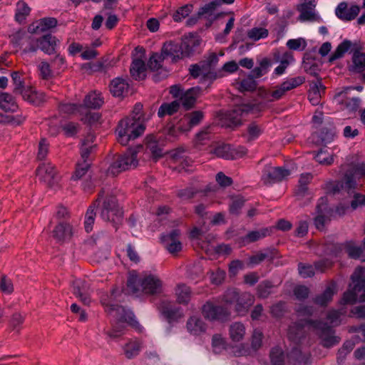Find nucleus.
<instances>
[{
  "label": "nucleus",
  "instance_id": "obj_1",
  "mask_svg": "<svg viewBox=\"0 0 365 365\" xmlns=\"http://www.w3.org/2000/svg\"><path fill=\"white\" fill-rule=\"evenodd\" d=\"M142 108L143 106L137 103L133 109L134 115L119 121L115 132L118 135V141L121 145H126L130 140H135L144 133L145 126L139 122L142 116Z\"/></svg>",
  "mask_w": 365,
  "mask_h": 365
},
{
  "label": "nucleus",
  "instance_id": "obj_2",
  "mask_svg": "<svg viewBox=\"0 0 365 365\" xmlns=\"http://www.w3.org/2000/svg\"><path fill=\"white\" fill-rule=\"evenodd\" d=\"M219 58L216 53L211 52L199 63L190 65L189 68L190 75L193 78L200 76V83L208 82L212 83L217 78L223 76L221 71H217L216 66Z\"/></svg>",
  "mask_w": 365,
  "mask_h": 365
},
{
  "label": "nucleus",
  "instance_id": "obj_3",
  "mask_svg": "<svg viewBox=\"0 0 365 365\" xmlns=\"http://www.w3.org/2000/svg\"><path fill=\"white\" fill-rule=\"evenodd\" d=\"M108 314H112L115 319L112 323L111 329L106 332L109 337L115 339L124 334L126 329L125 323L139 331H141L142 328L135 320L134 314L124 307L110 308L108 309Z\"/></svg>",
  "mask_w": 365,
  "mask_h": 365
},
{
  "label": "nucleus",
  "instance_id": "obj_4",
  "mask_svg": "<svg viewBox=\"0 0 365 365\" xmlns=\"http://www.w3.org/2000/svg\"><path fill=\"white\" fill-rule=\"evenodd\" d=\"M142 149L143 146L138 145L134 148H128L123 155H116L108 169V174L115 176L123 171L136 168L138 165L137 155Z\"/></svg>",
  "mask_w": 365,
  "mask_h": 365
},
{
  "label": "nucleus",
  "instance_id": "obj_5",
  "mask_svg": "<svg viewBox=\"0 0 365 365\" xmlns=\"http://www.w3.org/2000/svg\"><path fill=\"white\" fill-rule=\"evenodd\" d=\"M101 217L105 221L111 222L117 230L116 225L122 220L123 212L115 196L110 195L105 197L101 210Z\"/></svg>",
  "mask_w": 365,
  "mask_h": 365
},
{
  "label": "nucleus",
  "instance_id": "obj_6",
  "mask_svg": "<svg viewBox=\"0 0 365 365\" xmlns=\"http://www.w3.org/2000/svg\"><path fill=\"white\" fill-rule=\"evenodd\" d=\"M203 317L210 321L226 322L231 319V312L222 305H217L207 301L202 307Z\"/></svg>",
  "mask_w": 365,
  "mask_h": 365
},
{
  "label": "nucleus",
  "instance_id": "obj_7",
  "mask_svg": "<svg viewBox=\"0 0 365 365\" xmlns=\"http://www.w3.org/2000/svg\"><path fill=\"white\" fill-rule=\"evenodd\" d=\"M307 322L320 331L319 337L322 339V345L324 347L330 348L339 343L340 337L334 335V330L327 323L313 319H309Z\"/></svg>",
  "mask_w": 365,
  "mask_h": 365
},
{
  "label": "nucleus",
  "instance_id": "obj_8",
  "mask_svg": "<svg viewBox=\"0 0 365 365\" xmlns=\"http://www.w3.org/2000/svg\"><path fill=\"white\" fill-rule=\"evenodd\" d=\"M317 216L314 218V224L318 230H324L327 222L331 221L334 215L333 209L328 205L327 197L319 199L316 206Z\"/></svg>",
  "mask_w": 365,
  "mask_h": 365
},
{
  "label": "nucleus",
  "instance_id": "obj_9",
  "mask_svg": "<svg viewBox=\"0 0 365 365\" xmlns=\"http://www.w3.org/2000/svg\"><path fill=\"white\" fill-rule=\"evenodd\" d=\"M351 173H345L344 177L340 181L328 182L324 185V188L327 194L336 195L339 193L341 190H345L348 193L354 191L356 187V182L351 180L350 175Z\"/></svg>",
  "mask_w": 365,
  "mask_h": 365
},
{
  "label": "nucleus",
  "instance_id": "obj_10",
  "mask_svg": "<svg viewBox=\"0 0 365 365\" xmlns=\"http://www.w3.org/2000/svg\"><path fill=\"white\" fill-rule=\"evenodd\" d=\"M304 82L305 78L304 76L291 78L274 87L273 90L269 92V95L272 97V101H278L281 99L287 91L296 88Z\"/></svg>",
  "mask_w": 365,
  "mask_h": 365
},
{
  "label": "nucleus",
  "instance_id": "obj_11",
  "mask_svg": "<svg viewBox=\"0 0 365 365\" xmlns=\"http://www.w3.org/2000/svg\"><path fill=\"white\" fill-rule=\"evenodd\" d=\"M36 175L39 179L52 188L57 185L58 182V173L54 166L50 163H42L36 169Z\"/></svg>",
  "mask_w": 365,
  "mask_h": 365
},
{
  "label": "nucleus",
  "instance_id": "obj_12",
  "mask_svg": "<svg viewBox=\"0 0 365 365\" xmlns=\"http://www.w3.org/2000/svg\"><path fill=\"white\" fill-rule=\"evenodd\" d=\"M289 175L290 171L287 169L282 167L268 166L264 168L263 170L262 180L264 184L269 185L280 182Z\"/></svg>",
  "mask_w": 365,
  "mask_h": 365
},
{
  "label": "nucleus",
  "instance_id": "obj_13",
  "mask_svg": "<svg viewBox=\"0 0 365 365\" xmlns=\"http://www.w3.org/2000/svg\"><path fill=\"white\" fill-rule=\"evenodd\" d=\"M180 230L178 229L172 230L168 234L161 235V242L166 250L172 255H175L182 250V243L180 241Z\"/></svg>",
  "mask_w": 365,
  "mask_h": 365
},
{
  "label": "nucleus",
  "instance_id": "obj_14",
  "mask_svg": "<svg viewBox=\"0 0 365 365\" xmlns=\"http://www.w3.org/2000/svg\"><path fill=\"white\" fill-rule=\"evenodd\" d=\"M253 108L254 105L252 104H241L228 110L226 114V118L230 122V126H238L241 125L243 115L251 112Z\"/></svg>",
  "mask_w": 365,
  "mask_h": 365
},
{
  "label": "nucleus",
  "instance_id": "obj_15",
  "mask_svg": "<svg viewBox=\"0 0 365 365\" xmlns=\"http://www.w3.org/2000/svg\"><path fill=\"white\" fill-rule=\"evenodd\" d=\"M72 292L85 305H89L91 299L90 284L85 280L77 279L73 281Z\"/></svg>",
  "mask_w": 365,
  "mask_h": 365
},
{
  "label": "nucleus",
  "instance_id": "obj_16",
  "mask_svg": "<svg viewBox=\"0 0 365 365\" xmlns=\"http://www.w3.org/2000/svg\"><path fill=\"white\" fill-rule=\"evenodd\" d=\"M349 88L345 89L335 95L334 100L341 106L343 109L349 112H355L360 106L361 100L359 98H351L348 95Z\"/></svg>",
  "mask_w": 365,
  "mask_h": 365
},
{
  "label": "nucleus",
  "instance_id": "obj_17",
  "mask_svg": "<svg viewBox=\"0 0 365 365\" xmlns=\"http://www.w3.org/2000/svg\"><path fill=\"white\" fill-rule=\"evenodd\" d=\"M159 310L169 323L178 322L183 317L181 309L168 301L161 302L159 305Z\"/></svg>",
  "mask_w": 365,
  "mask_h": 365
},
{
  "label": "nucleus",
  "instance_id": "obj_18",
  "mask_svg": "<svg viewBox=\"0 0 365 365\" xmlns=\"http://www.w3.org/2000/svg\"><path fill=\"white\" fill-rule=\"evenodd\" d=\"M255 303V297L250 292H241L235 304L234 310L238 316H245Z\"/></svg>",
  "mask_w": 365,
  "mask_h": 365
},
{
  "label": "nucleus",
  "instance_id": "obj_19",
  "mask_svg": "<svg viewBox=\"0 0 365 365\" xmlns=\"http://www.w3.org/2000/svg\"><path fill=\"white\" fill-rule=\"evenodd\" d=\"M142 292L149 294H157L162 292V282L155 275H148L142 278Z\"/></svg>",
  "mask_w": 365,
  "mask_h": 365
},
{
  "label": "nucleus",
  "instance_id": "obj_20",
  "mask_svg": "<svg viewBox=\"0 0 365 365\" xmlns=\"http://www.w3.org/2000/svg\"><path fill=\"white\" fill-rule=\"evenodd\" d=\"M360 8L357 5H353L348 9L346 2L343 1L337 6L335 14L336 16L341 20L344 21H349L354 20L359 14Z\"/></svg>",
  "mask_w": 365,
  "mask_h": 365
},
{
  "label": "nucleus",
  "instance_id": "obj_21",
  "mask_svg": "<svg viewBox=\"0 0 365 365\" xmlns=\"http://www.w3.org/2000/svg\"><path fill=\"white\" fill-rule=\"evenodd\" d=\"M202 88L199 86L190 88L185 91L179 99L180 105L186 110L192 108L196 103L197 98L200 96Z\"/></svg>",
  "mask_w": 365,
  "mask_h": 365
},
{
  "label": "nucleus",
  "instance_id": "obj_22",
  "mask_svg": "<svg viewBox=\"0 0 365 365\" xmlns=\"http://www.w3.org/2000/svg\"><path fill=\"white\" fill-rule=\"evenodd\" d=\"M105 192V190L102 188L98 193V198L87 209L84 221V227L87 232H90L93 230V225L96 216V209L98 207L99 202L103 197Z\"/></svg>",
  "mask_w": 365,
  "mask_h": 365
},
{
  "label": "nucleus",
  "instance_id": "obj_23",
  "mask_svg": "<svg viewBox=\"0 0 365 365\" xmlns=\"http://www.w3.org/2000/svg\"><path fill=\"white\" fill-rule=\"evenodd\" d=\"M180 42L169 41L165 42L162 48L161 53L164 58L170 57L173 61H177L183 58Z\"/></svg>",
  "mask_w": 365,
  "mask_h": 365
},
{
  "label": "nucleus",
  "instance_id": "obj_24",
  "mask_svg": "<svg viewBox=\"0 0 365 365\" xmlns=\"http://www.w3.org/2000/svg\"><path fill=\"white\" fill-rule=\"evenodd\" d=\"M309 320V319L294 322L289 327L287 335L291 341L297 344L304 337V326L306 324L310 325V324L307 322Z\"/></svg>",
  "mask_w": 365,
  "mask_h": 365
},
{
  "label": "nucleus",
  "instance_id": "obj_25",
  "mask_svg": "<svg viewBox=\"0 0 365 365\" xmlns=\"http://www.w3.org/2000/svg\"><path fill=\"white\" fill-rule=\"evenodd\" d=\"M186 328L190 334L198 336L206 331L207 324L200 317L192 316L187 321Z\"/></svg>",
  "mask_w": 365,
  "mask_h": 365
},
{
  "label": "nucleus",
  "instance_id": "obj_26",
  "mask_svg": "<svg viewBox=\"0 0 365 365\" xmlns=\"http://www.w3.org/2000/svg\"><path fill=\"white\" fill-rule=\"evenodd\" d=\"M73 235L71 226L66 222H59L53 230V237L58 242H64Z\"/></svg>",
  "mask_w": 365,
  "mask_h": 365
},
{
  "label": "nucleus",
  "instance_id": "obj_27",
  "mask_svg": "<svg viewBox=\"0 0 365 365\" xmlns=\"http://www.w3.org/2000/svg\"><path fill=\"white\" fill-rule=\"evenodd\" d=\"M21 96L24 101L36 106H39L46 101L45 94L37 92L31 87H27Z\"/></svg>",
  "mask_w": 365,
  "mask_h": 365
},
{
  "label": "nucleus",
  "instance_id": "obj_28",
  "mask_svg": "<svg viewBox=\"0 0 365 365\" xmlns=\"http://www.w3.org/2000/svg\"><path fill=\"white\" fill-rule=\"evenodd\" d=\"M129 84L121 78L113 79L110 84V91L113 96L121 97L128 93Z\"/></svg>",
  "mask_w": 365,
  "mask_h": 365
},
{
  "label": "nucleus",
  "instance_id": "obj_29",
  "mask_svg": "<svg viewBox=\"0 0 365 365\" xmlns=\"http://www.w3.org/2000/svg\"><path fill=\"white\" fill-rule=\"evenodd\" d=\"M336 293V284L331 282L321 294L316 296L314 302L322 307H326L329 302L332 300L334 294Z\"/></svg>",
  "mask_w": 365,
  "mask_h": 365
},
{
  "label": "nucleus",
  "instance_id": "obj_30",
  "mask_svg": "<svg viewBox=\"0 0 365 365\" xmlns=\"http://www.w3.org/2000/svg\"><path fill=\"white\" fill-rule=\"evenodd\" d=\"M38 47L46 53L51 54L56 52L57 39L51 34L43 35L38 38Z\"/></svg>",
  "mask_w": 365,
  "mask_h": 365
},
{
  "label": "nucleus",
  "instance_id": "obj_31",
  "mask_svg": "<svg viewBox=\"0 0 365 365\" xmlns=\"http://www.w3.org/2000/svg\"><path fill=\"white\" fill-rule=\"evenodd\" d=\"M146 67L145 62L140 58H135L132 61L130 73L131 76L136 81L145 78Z\"/></svg>",
  "mask_w": 365,
  "mask_h": 365
},
{
  "label": "nucleus",
  "instance_id": "obj_32",
  "mask_svg": "<svg viewBox=\"0 0 365 365\" xmlns=\"http://www.w3.org/2000/svg\"><path fill=\"white\" fill-rule=\"evenodd\" d=\"M354 284L352 289L357 293L365 289V268L358 267L351 277Z\"/></svg>",
  "mask_w": 365,
  "mask_h": 365
},
{
  "label": "nucleus",
  "instance_id": "obj_33",
  "mask_svg": "<svg viewBox=\"0 0 365 365\" xmlns=\"http://www.w3.org/2000/svg\"><path fill=\"white\" fill-rule=\"evenodd\" d=\"M183 58L191 56L200 45V41L193 36L185 37L180 42Z\"/></svg>",
  "mask_w": 365,
  "mask_h": 365
},
{
  "label": "nucleus",
  "instance_id": "obj_34",
  "mask_svg": "<svg viewBox=\"0 0 365 365\" xmlns=\"http://www.w3.org/2000/svg\"><path fill=\"white\" fill-rule=\"evenodd\" d=\"M0 108L5 112H16L19 106L14 97L8 93H0Z\"/></svg>",
  "mask_w": 365,
  "mask_h": 365
},
{
  "label": "nucleus",
  "instance_id": "obj_35",
  "mask_svg": "<svg viewBox=\"0 0 365 365\" xmlns=\"http://www.w3.org/2000/svg\"><path fill=\"white\" fill-rule=\"evenodd\" d=\"M121 296V292L116 288L112 289L110 295H103L101 297V302L106 308V312L108 313V309L113 307H123L121 305L114 304L118 300V297Z\"/></svg>",
  "mask_w": 365,
  "mask_h": 365
},
{
  "label": "nucleus",
  "instance_id": "obj_36",
  "mask_svg": "<svg viewBox=\"0 0 365 365\" xmlns=\"http://www.w3.org/2000/svg\"><path fill=\"white\" fill-rule=\"evenodd\" d=\"M314 7L315 4L312 1L302 4L298 8L300 12L299 19L302 21L314 20L315 16Z\"/></svg>",
  "mask_w": 365,
  "mask_h": 365
},
{
  "label": "nucleus",
  "instance_id": "obj_37",
  "mask_svg": "<svg viewBox=\"0 0 365 365\" xmlns=\"http://www.w3.org/2000/svg\"><path fill=\"white\" fill-rule=\"evenodd\" d=\"M180 107V103L178 100L170 103H163L158 109V115L159 118H163L165 115H172L179 110Z\"/></svg>",
  "mask_w": 365,
  "mask_h": 365
},
{
  "label": "nucleus",
  "instance_id": "obj_38",
  "mask_svg": "<svg viewBox=\"0 0 365 365\" xmlns=\"http://www.w3.org/2000/svg\"><path fill=\"white\" fill-rule=\"evenodd\" d=\"M146 147L147 149H148L150 152L153 158L155 160L163 157V149L159 146L158 143L154 135H150L147 136Z\"/></svg>",
  "mask_w": 365,
  "mask_h": 365
},
{
  "label": "nucleus",
  "instance_id": "obj_39",
  "mask_svg": "<svg viewBox=\"0 0 365 365\" xmlns=\"http://www.w3.org/2000/svg\"><path fill=\"white\" fill-rule=\"evenodd\" d=\"M103 103V100L101 96V93L93 92L87 94L85 96L82 106L88 108L97 109L100 108Z\"/></svg>",
  "mask_w": 365,
  "mask_h": 365
},
{
  "label": "nucleus",
  "instance_id": "obj_40",
  "mask_svg": "<svg viewBox=\"0 0 365 365\" xmlns=\"http://www.w3.org/2000/svg\"><path fill=\"white\" fill-rule=\"evenodd\" d=\"M142 348V342L139 340L130 341L123 346L125 357L131 359L137 356Z\"/></svg>",
  "mask_w": 365,
  "mask_h": 365
},
{
  "label": "nucleus",
  "instance_id": "obj_41",
  "mask_svg": "<svg viewBox=\"0 0 365 365\" xmlns=\"http://www.w3.org/2000/svg\"><path fill=\"white\" fill-rule=\"evenodd\" d=\"M175 294L179 304H187L191 299L192 292L190 287L185 284H181L178 285Z\"/></svg>",
  "mask_w": 365,
  "mask_h": 365
},
{
  "label": "nucleus",
  "instance_id": "obj_42",
  "mask_svg": "<svg viewBox=\"0 0 365 365\" xmlns=\"http://www.w3.org/2000/svg\"><path fill=\"white\" fill-rule=\"evenodd\" d=\"M352 43L351 41L345 39L338 45L335 51L329 56V61L330 63L341 58L344 56L345 53L351 49Z\"/></svg>",
  "mask_w": 365,
  "mask_h": 365
},
{
  "label": "nucleus",
  "instance_id": "obj_43",
  "mask_svg": "<svg viewBox=\"0 0 365 365\" xmlns=\"http://www.w3.org/2000/svg\"><path fill=\"white\" fill-rule=\"evenodd\" d=\"M269 230L268 228H263L259 230H253L249 232L245 235L242 240L245 245L255 242L260 239L265 237L269 235Z\"/></svg>",
  "mask_w": 365,
  "mask_h": 365
},
{
  "label": "nucleus",
  "instance_id": "obj_44",
  "mask_svg": "<svg viewBox=\"0 0 365 365\" xmlns=\"http://www.w3.org/2000/svg\"><path fill=\"white\" fill-rule=\"evenodd\" d=\"M336 134V128L333 123H329L328 126H324L322 128L319 138L320 141L323 144H327L331 143Z\"/></svg>",
  "mask_w": 365,
  "mask_h": 365
},
{
  "label": "nucleus",
  "instance_id": "obj_45",
  "mask_svg": "<svg viewBox=\"0 0 365 365\" xmlns=\"http://www.w3.org/2000/svg\"><path fill=\"white\" fill-rule=\"evenodd\" d=\"M230 336L233 341L238 342L244 338L245 327L240 322H235L230 325L229 329Z\"/></svg>",
  "mask_w": 365,
  "mask_h": 365
},
{
  "label": "nucleus",
  "instance_id": "obj_46",
  "mask_svg": "<svg viewBox=\"0 0 365 365\" xmlns=\"http://www.w3.org/2000/svg\"><path fill=\"white\" fill-rule=\"evenodd\" d=\"M353 71L362 72L365 70V53H361L357 49L354 51L352 56Z\"/></svg>",
  "mask_w": 365,
  "mask_h": 365
},
{
  "label": "nucleus",
  "instance_id": "obj_47",
  "mask_svg": "<svg viewBox=\"0 0 365 365\" xmlns=\"http://www.w3.org/2000/svg\"><path fill=\"white\" fill-rule=\"evenodd\" d=\"M185 118L188 120L187 128L182 129V131L190 130L191 128L197 125L200 123L204 117V113L201 110H195L192 113H187L185 115Z\"/></svg>",
  "mask_w": 365,
  "mask_h": 365
},
{
  "label": "nucleus",
  "instance_id": "obj_48",
  "mask_svg": "<svg viewBox=\"0 0 365 365\" xmlns=\"http://www.w3.org/2000/svg\"><path fill=\"white\" fill-rule=\"evenodd\" d=\"M270 65L271 62L269 58H263L259 63V66L255 67L251 71L252 77L258 78L266 74L268 72Z\"/></svg>",
  "mask_w": 365,
  "mask_h": 365
},
{
  "label": "nucleus",
  "instance_id": "obj_49",
  "mask_svg": "<svg viewBox=\"0 0 365 365\" xmlns=\"http://www.w3.org/2000/svg\"><path fill=\"white\" fill-rule=\"evenodd\" d=\"M247 141H252L259 137L263 133V128L255 122L250 123L247 128Z\"/></svg>",
  "mask_w": 365,
  "mask_h": 365
},
{
  "label": "nucleus",
  "instance_id": "obj_50",
  "mask_svg": "<svg viewBox=\"0 0 365 365\" xmlns=\"http://www.w3.org/2000/svg\"><path fill=\"white\" fill-rule=\"evenodd\" d=\"M142 278L136 275H130L127 280V288L132 294H137L142 291L141 288Z\"/></svg>",
  "mask_w": 365,
  "mask_h": 365
},
{
  "label": "nucleus",
  "instance_id": "obj_51",
  "mask_svg": "<svg viewBox=\"0 0 365 365\" xmlns=\"http://www.w3.org/2000/svg\"><path fill=\"white\" fill-rule=\"evenodd\" d=\"M269 357L272 365H284V354L279 347H274L271 349Z\"/></svg>",
  "mask_w": 365,
  "mask_h": 365
},
{
  "label": "nucleus",
  "instance_id": "obj_52",
  "mask_svg": "<svg viewBox=\"0 0 365 365\" xmlns=\"http://www.w3.org/2000/svg\"><path fill=\"white\" fill-rule=\"evenodd\" d=\"M273 287L272 283L269 280L261 282L257 288V294L259 298L266 299L271 293V289Z\"/></svg>",
  "mask_w": 365,
  "mask_h": 365
},
{
  "label": "nucleus",
  "instance_id": "obj_53",
  "mask_svg": "<svg viewBox=\"0 0 365 365\" xmlns=\"http://www.w3.org/2000/svg\"><path fill=\"white\" fill-rule=\"evenodd\" d=\"M212 348L215 354H220L226 349V341L220 334H214L212 337Z\"/></svg>",
  "mask_w": 365,
  "mask_h": 365
},
{
  "label": "nucleus",
  "instance_id": "obj_54",
  "mask_svg": "<svg viewBox=\"0 0 365 365\" xmlns=\"http://www.w3.org/2000/svg\"><path fill=\"white\" fill-rule=\"evenodd\" d=\"M346 252L350 258L354 259H361L362 262H365L364 249L361 247L349 245L346 247Z\"/></svg>",
  "mask_w": 365,
  "mask_h": 365
},
{
  "label": "nucleus",
  "instance_id": "obj_55",
  "mask_svg": "<svg viewBox=\"0 0 365 365\" xmlns=\"http://www.w3.org/2000/svg\"><path fill=\"white\" fill-rule=\"evenodd\" d=\"M30 11V8L24 1H19L17 3V9L15 15L16 20L19 22L23 21L26 19V16L29 14Z\"/></svg>",
  "mask_w": 365,
  "mask_h": 365
},
{
  "label": "nucleus",
  "instance_id": "obj_56",
  "mask_svg": "<svg viewBox=\"0 0 365 365\" xmlns=\"http://www.w3.org/2000/svg\"><path fill=\"white\" fill-rule=\"evenodd\" d=\"M165 58L163 57L162 55V53L160 54L158 53H153L152 56L150 57L149 61L148 62V67L151 71H158L159 69H161V62L165 59Z\"/></svg>",
  "mask_w": 365,
  "mask_h": 365
},
{
  "label": "nucleus",
  "instance_id": "obj_57",
  "mask_svg": "<svg viewBox=\"0 0 365 365\" xmlns=\"http://www.w3.org/2000/svg\"><path fill=\"white\" fill-rule=\"evenodd\" d=\"M241 292L235 289H228L222 295V301L227 304H235Z\"/></svg>",
  "mask_w": 365,
  "mask_h": 365
},
{
  "label": "nucleus",
  "instance_id": "obj_58",
  "mask_svg": "<svg viewBox=\"0 0 365 365\" xmlns=\"http://www.w3.org/2000/svg\"><path fill=\"white\" fill-rule=\"evenodd\" d=\"M192 4H186L180 8H179L174 14H173V19L176 22L181 21L183 19L186 18L189 16L192 10Z\"/></svg>",
  "mask_w": 365,
  "mask_h": 365
},
{
  "label": "nucleus",
  "instance_id": "obj_59",
  "mask_svg": "<svg viewBox=\"0 0 365 365\" xmlns=\"http://www.w3.org/2000/svg\"><path fill=\"white\" fill-rule=\"evenodd\" d=\"M11 78L14 84L13 92L16 95H21L23 92L26 89L24 86V82L21 78V76L18 72H13L11 73Z\"/></svg>",
  "mask_w": 365,
  "mask_h": 365
},
{
  "label": "nucleus",
  "instance_id": "obj_60",
  "mask_svg": "<svg viewBox=\"0 0 365 365\" xmlns=\"http://www.w3.org/2000/svg\"><path fill=\"white\" fill-rule=\"evenodd\" d=\"M255 77L251 74L247 78L243 79L240 82V90L241 91H253L257 87V83L255 81Z\"/></svg>",
  "mask_w": 365,
  "mask_h": 365
},
{
  "label": "nucleus",
  "instance_id": "obj_61",
  "mask_svg": "<svg viewBox=\"0 0 365 365\" xmlns=\"http://www.w3.org/2000/svg\"><path fill=\"white\" fill-rule=\"evenodd\" d=\"M89 168L90 163L88 162L78 163L71 178L73 180L81 179L87 173Z\"/></svg>",
  "mask_w": 365,
  "mask_h": 365
},
{
  "label": "nucleus",
  "instance_id": "obj_62",
  "mask_svg": "<svg viewBox=\"0 0 365 365\" xmlns=\"http://www.w3.org/2000/svg\"><path fill=\"white\" fill-rule=\"evenodd\" d=\"M263 334L261 331L255 329L251 339V347L256 353L262 346Z\"/></svg>",
  "mask_w": 365,
  "mask_h": 365
},
{
  "label": "nucleus",
  "instance_id": "obj_63",
  "mask_svg": "<svg viewBox=\"0 0 365 365\" xmlns=\"http://www.w3.org/2000/svg\"><path fill=\"white\" fill-rule=\"evenodd\" d=\"M245 200L242 197H237L234 198L232 203L230 205V212L232 215H238L240 212V210L244 206Z\"/></svg>",
  "mask_w": 365,
  "mask_h": 365
},
{
  "label": "nucleus",
  "instance_id": "obj_64",
  "mask_svg": "<svg viewBox=\"0 0 365 365\" xmlns=\"http://www.w3.org/2000/svg\"><path fill=\"white\" fill-rule=\"evenodd\" d=\"M0 290L1 292L10 294L14 292V285L11 279L3 274L0 280Z\"/></svg>",
  "mask_w": 365,
  "mask_h": 365
}]
</instances>
